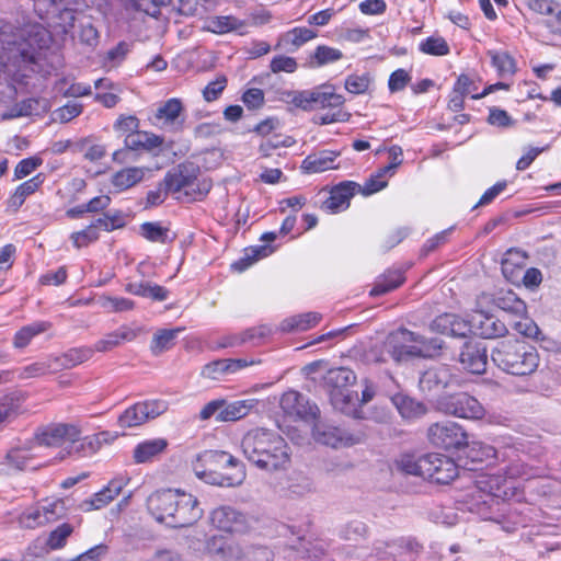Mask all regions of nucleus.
<instances>
[{
  "instance_id": "1a4fd4ad",
  "label": "nucleus",
  "mask_w": 561,
  "mask_h": 561,
  "mask_svg": "<svg viewBox=\"0 0 561 561\" xmlns=\"http://www.w3.org/2000/svg\"><path fill=\"white\" fill-rule=\"evenodd\" d=\"M422 546L412 538H398L389 541L376 540L371 553L367 561L376 559L378 561H404L405 557L410 559L420 553Z\"/></svg>"
},
{
  "instance_id": "5fc2aeb1",
  "label": "nucleus",
  "mask_w": 561,
  "mask_h": 561,
  "mask_svg": "<svg viewBox=\"0 0 561 561\" xmlns=\"http://www.w3.org/2000/svg\"><path fill=\"white\" fill-rule=\"evenodd\" d=\"M317 36V32L308 27H294L283 36V42L295 48L302 46Z\"/></svg>"
},
{
  "instance_id": "603ef678",
  "label": "nucleus",
  "mask_w": 561,
  "mask_h": 561,
  "mask_svg": "<svg viewBox=\"0 0 561 561\" xmlns=\"http://www.w3.org/2000/svg\"><path fill=\"white\" fill-rule=\"evenodd\" d=\"M73 152L83 153V157L89 161H99L105 153V147L99 144H92L89 138H83L73 144Z\"/></svg>"
},
{
  "instance_id": "6ab92c4d",
  "label": "nucleus",
  "mask_w": 561,
  "mask_h": 561,
  "mask_svg": "<svg viewBox=\"0 0 561 561\" xmlns=\"http://www.w3.org/2000/svg\"><path fill=\"white\" fill-rule=\"evenodd\" d=\"M357 187L359 184L353 181H344L333 186L329 197L322 203L321 209L330 214L347 209Z\"/></svg>"
},
{
  "instance_id": "f03ea898",
  "label": "nucleus",
  "mask_w": 561,
  "mask_h": 561,
  "mask_svg": "<svg viewBox=\"0 0 561 561\" xmlns=\"http://www.w3.org/2000/svg\"><path fill=\"white\" fill-rule=\"evenodd\" d=\"M245 458L260 469H285L290 461V450L277 432L264 427L249 431L241 440Z\"/></svg>"
},
{
  "instance_id": "bf43d9fd",
  "label": "nucleus",
  "mask_w": 561,
  "mask_h": 561,
  "mask_svg": "<svg viewBox=\"0 0 561 561\" xmlns=\"http://www.w3.org/2000/svg\"><path fill=\"white\" fill-rule=\"evenodd\" d=\"M55 370H57V367L54 363V358H49L47 360L36 362V363H33L31 365L23 367V369L21 371V377L22 378H34V377H39L45 374L55 371Z\"/></svg>"
},
{
  "instance_id": "c756f323",
  "label": "nucleus",
  "mask_w": 561,
  "mask_h": 561,
  "mask_svg": "<svg viewBox=\"0 0 561 561\" xmlns=\"http://www.w3.org/2000/svg\"><path fill=\"white\" fill-rule=\"evenodd\" d=\"M257 404L256 399L238 400L231 403L225 401V405L217 413V422H234L245 417L250 411Z\"/></svg>"
},
{
  "instance_id": "f257e3e1",
  "label": "nucleus",
  "mask_w": 561,
  "mask_h": 561,
  "mask_svg": "<svg viewBox=\"0 0 561 561\" xmlns=\"http://www.w3.org/2000/svg\"><path fill=\"white\" fill-rule=\"evenodd\" d=\"M51 43L50 32L35 21L24 20L15 30L0 26V105L13 103L35 76L55 70Z\"/></svg>"
},
{
  "instance_id": "20e7f679",
  "label": "nucleus",
  "mask_w": 561,
  "mask_h": 561,
  "mask_svg": "<svg viewBox=\"0 0 561 561\" xmlns=\"http://www.w3.org/2000/svg\"><path fill=\"white\" fill-rule=\"evenodd\" d=\"M204 469L194 467L195 474L208 484L237 486L245 479L243 463L232 455L221 450H205L199 454Z\"/></svg>"
},
{
  "instance_id": "2f4dec72",
  "label": "nucleus",
  "mask_w": 561,
  "mask_h": 561,
  "mask_svg": "<svg viewBox=\"0 0 561 561\" xmlns=\"http://www.w3.org/2000/svg\"><path fill=\"white\" fill-rule=\"evenodd\" d=\"M355 373L346 367H337L330 369L324 376V383L330 391H347L348 387L356 382Z\"/></svg>"
},
{
  "instance_id": "8fccbe9b",
  "label": "nucleus",
  "mask_w": 561,
  "mask_h": 561,
  "mask_svg": "<svg viewBox=\"0 0 561 561\" xmlns=\"http://www.w3.org/2000/svg\"><path fill=\"white\" fill-rule=\"evenodd\" d=\"M312 107H333L340 108L345 102V99L341 94H336L333 91H325L321 89L312 90Z\"/></svg>"
},
{
  "instance_id": "c9c22d12",
  "label": "nucleus",
  "mask_w": 561,
  "mask_h": 561,
  "mask_svg": "<svg viewBox=\"0 0 561 561\" xmlns=\"http://www.w3.org/2000/svg\"><path fill=\"white\" fill-rule=\"evenodd\" d=\"M208 551L226 561H233L243 558V549L233 541H226L222 538L214 537L207 546Z\"/></svg>"
},
{
  "instance_id": "338daca9",
  "label": "nucleus",
  "mask_w": 561,
  "mask_h": 561,
  "mask_svg": "<svg viewBox=\"0 0 561 561\" xmlns=\"http://www.w3.org/2000/svg\"><path fill=\"white\" fill-rule=\"evenodd\" d=\"M73 528L69 524H62L49 534L47 545L51 549H60L65 546L67 538L71 535Z\"/></svg>"
},
{
  "instance_id": "9b49d317",
  "label": "nucleus",
  "mask_w": 561,
  "mask_h": 561,
  "mask_svg": "<svg viewBox=\"0 0 561 561\" xmlns=\"http://www.w3.org/2000/svg\"><path fill=\"white\" fill-rule=\"evenodd\" d=\"M167 410L168 404L163 400L137 402L119 415L117 423L122 428L139 426L148 420L158 417Z\"/></svg>"
},
{
  "instance_id": "72a5a7b5",
  "label": "nucleus",
  "mask_w": 561,
  "mask_h": 561,
  "mask_svg": "<svg viewBox=\"0 0 561 561\" xmlns=\"http://www.w3.org/2000/svg\"><path fill=\"white\" fill-rule=\"evenodd\" d=\"M45 175L38 173L32 179L20 184L8 201V206L16 211L25 202L26 197L34 194L45 181Z\"/></svg>"
},
{
  "instance_id": "2eb2a0df",
  "label": "nucleus",
  "mask_w": 561,
  "mask_h": 561,
  "mask_svg": "<svg viewBox=\"0 0 561 561\" xmlns=\"http://www.w3.org/2000/svg\"><path fill=\"white\" fill-rule=\"evenodd\" d=\"M65 515V505L61 500L36 505L25 510L19 517L21 526L30 529L55 522Z\"/></svg>"
},
{
  "instance_id": "0eeeda50",
  "label": "nucleus",
  "mask_w": 561,
  "mask_h": 561,
  "mask_svg": "<svg viewBox=\"0 0 561 561\" xmlns=\"http://www.w3.org/2000/svg\"><path fill=\"white\" fill-rule=\"evenodd\" d=\"M81 428L75 424H51L35 435L39 446L59 447V459L72 455V448L79 442Z\"/></svg>"
},
{
  "instance_id": "39448f33",
  "label": "nucleus",
  "mask_w": 561,
  "mask_h": 561,
  "mask_svg": "<svg viewBox=\"0 0 561 561\" xmlns=\"http://www.w3.org/2000/svg\"><path fill=\"white\" fill-rule=\"evenodd\" d=\"M199 169L193 163H181L168 171L163 179L167 192L178 194L184 202L202 201L210 191L211 182L199 179Z\"/></svg>"
},
{
  "instance_id": "4468645a",
  "label": "nucleus",
  "mask_w": 561,
  "mask_h": 561,
  "mask_svg": "<svg viewBox=\"0 0 561 561\" xmlns=\"http://www.w3.org/2000/svg\"><path fill=\"white\" fill-rule=\"evenodd\" d=\"M501 471H503L504 476L492 474L481 477L477 481V488L494 497H501L502 495H506V491L503 490V486L507 479L528 477L527 467L520 461L512 462L510 466L501 469Z\"/></svg>"
},
{
  "instance_id": "e433bc0d",
  "label": "nucleus",
  "mask_w": 561,
  "mask_h": 561,
  "mask_svg": "<svg viewBox=\"0 0 561 561\" xmlns=\"http://www.w3.org/2000/svg\"><path fill=\"white\" fill-rule=\"evenodd\" d=\"M125 290L140 297L150 298L156 301H164L169 298V290L158 284L149 282L128 283Z\"/></svg>"
},
{
  "instance_id": "f3484780",
  "label": "nucleus",
  "mask_w": 561,
  "mask_h": 561,
  "mask_svg": "<svg viewBox=\"0 0 561 561\" xmlns=\"http://www.w3.org/2000/svg\"><path fill=\"white\" fill-rule=\"evenodd\" d=\"M279 404L285 414L304 421H312L319 413L316 404L310 403L304 394L295 390L285 392Z\"/></svg>"
},
{
  "instance_id": "3c124183",
  "label": "nucleus",
  "mask_w": 561,
  "mask_h": 561,
  "mask_svg": "<svg viewBox=\"0 0 561 561\" xmlns=\"http://www.w3.org/2000/svg\"><path fill=\"white\" fill-rule=\"evenodd\" d=\"M493 67L497 70L499 76H512L516 71L514 58L507 51H489Z\"/></svg>"
},
{
  "instance_id": "6e6552de",
  "label": "nucleus",
  "mask_w": 561,
  "mask_h": 561,
  "mask_svg": "<svg viewBox=\"0 0 561 561\" xmlns=\"http://www.w3.org/2000/svg\"><path fill=\"white\" fill-rule=\"evenodd\" d=\"M437 409L444 414L469 420H480L485 414V410L478 399L467 392L440 397L437 400Z\"/></svg>"
},
{
  "instance_id": "393cba45",
  "label": "nucleus",
  "mask_w": 561,
  "mask_h": 561,
  "mask_svg": "<svg viewBox=\"0 0 561 561\" xmlns=\"http://www.w3.org/2000/svg\"><path fill=\"white\" fill-rule=\"evenodd\" d=\"M123 479H113L101 491L93 494L92 497L84 500L80 508L84 512L101 510L108 505L122 491L124 486Z\"/></svg>"
},
{
  "instance_id": "a19ab883",
  "label": "nucleus",
  "mask_w": 561,
  "mask_h": 561,
  "mask_svg": "<svg viewBox=\"0 0 561 561\" xmlns=\"http://www.w3.org/2000/svg\"><path fill=\"white\" fill-rule=\"evenodd\" d=\"M404 282L403 273L399 270L388 271L375 284L370 290V296L377 297L392 291L400 287Z\"/></svg>"
},
{
  "instance_id": "f704fd0d",
  "label": "nucleus",
  "mask_w": 561,
  "mask_h": 561,
  "mask_svg": "<svg viewBox=\"0 0 561 561\" xmlns=\"http://www.w3.org/2000/svg\"><path fill=\"white\" fill-rule=\"evenodd\" d=\"M494 304L501 310L515 317H523L527 312L524 300L512 290L499 291L494 298Z\"/></svg>"
},
{
  "instance_id": "49530a36",
  "label": "nucleus",
  "mask_w": 561,
  "mask_h": 561,
  "mask_svg": "<svg viewBox=\"0 0 561 561\" xmlns=\"http://www.w3.org/2000/svg\"><path fill=\"white\" fill-rule=\"evenodd\" d=\"M48 328L49 323L47 322H34L25 325L15 333L13 345L16 348H24L30 344L33 337L45 332Z\"/></svg>"
},
{
  "instance_id": "09e8293b",
  "label": "nucleus",
  "mask_w": 561,
  "mask_h": 561,
  "mask_svg": "<svg viewBox=\"0 0 561 561\" xmlns=\"http://www.w3.org/2000/svg\"><path fill=\"white\" fill-rule=\"evenodd\" d=\"M108 432H101L98 435L87 436L84 438L79 437V442L72 448V455L94 454L101 447L102 442H107Z\"/></svg>"
},
{
  "instance_id": "f8f14e48",
  "label": "nucleus",
  "mask_w": 561,
  "mask_h": 561,
  "mask_svg": "<svg viewBox=\"0 0 561 561\" xmlns=\"http://www.w3.org/2000/svg\"><path fill=\"white\" fill-rule=\"evenodd\" d=\"M312 436L316 442L333 448L353 446L362 443L365 438L363 432L348 433L337 426L320 421L313 425Z\"/></svg>"
},
{
  "instance_id": "bb28decb",
  "label": "nucleus",
  "mask_w": 561,
  "mask_h": 561,
  "mask_svg": "<svg viewBox=\"0 0 561 561\" xmlns=\"http://www.w3.org/2000/svg\"><path fill=\"white\" fill-rule=\"evenodd\" d=\"M340 152L332 150H321L308 154L301 163V170L305 173H321L328 170L336 169L335 160Z\"/></svg>"
},
{
  "instance_id": "c03bdc74",
  "label": "nucleus",
  "mask_w": 561,
  "mask_h": 561,
  "mask_svg": "<svg viewBox=\"0 0 561 561\" xmlns=\"http://www.w3.org/2000/svg\"><path fill=\"white\" fill-rule=\"evenodd\" d=\"M182 331V328L158 330L152 337L151 352L154 355H160L170 350L174 345L178 334Z\"/></svg>"
},
{
  "instance_id": "7c9ffc66",
  "label": "nucleus",
  "mask_w": 561,
  "mask_h": 561,
  "mask_svg": "<svg viewBox=\"0 0 561 561\" xmlns=\"http://www.w3.org/2000/svg\"><path fill=\"white\" fill-rule=\"evenodd\" d=\"M168 447L165 438H153L139 443L134 451L133 458L136 463L152 461L157 456L164 453Z\"/></svg>"
},
{
  "instance_id": "b1692460",
  "label": "nucleus",
  "mask_w": 561,
  "mask_h": 561,
  "mask_svg": "<svg viewBox=\"0 0 561 561\" xmlns=\"http://www.w3.org/2000/svg\"><path fill=\"white\" fill-rule=\"evenodd\" d=\"M33 460L34 456L30 449L22 447L13 448L7 453L0 462L1 470L7 474L27 469L36 470L41 465H34Z\"/></svg>"
},
{
  "instance_id": "864d4df0",
  "label": "nucleus",
  "mask_w": 561,
  "mask_h": 561,
  "mask_svg": "<svg viewBox=\"0 0 561 561\" xmlns=\"http://www.w3.org/2000/svg\"><path fill=\"white\" fill-rule=\"evenodd\" d=\"M420 50L426 55L445 56L449 54V46L445 38L440 36H430L422 41L419 46Z\"/></svg>"
},
{
  "instance_id": "aec40b11",
  "label": "nucleus",
  "mask_w": 561,
  "mask_h": 561,
  "mask_svg": "<svg viewBox=\"0 0 561 561\" xmlns=\"http://www.w3.org/2000/svg\"><path fill=\"white\" fill-rule=\"evenodd\" d=\"M211 524L226 533H241L245 529V517L231 506H220L210 514Z\"/></svg>"
},
{
  "instance_id": "4c0bfd02",
  "label": "nucleus",
  "mask_w": 561,
  "mask_h": 561,
  "mask_svg": "<svg viewBox=\"0 0 561 561\" xmlns=\"http://www.w3.org/2000/svg\"><path fill=\"white\" fill-rule=\"evenodd\" d=\"M146 170L139 167L124 168L113 174L112 184L119 192L126 191L144 180Z\"/></svg>"
},
{
  "instance_id": "774afa93",
  "label": "nucleus",
  "mask_w": 561,
  "mask_h": 561,
  "mask_svg": "<svg viewBox=\"0 0 561 561\" xmlns=\"http://www.w3.org/2000/svg\"><path fill=\"white\" fill-rule=\"evenodd\" d=\"M298 62L294 57L278 55L275 56L270 64L273 73L287 72L293 73L297 70Z\"/></svg>"
},
{
  "instance_id": "a18cd8bd",
  "label": "nucleus",
  "mask_w": 561,
  "mask_h": 561,
  "mask_svg": "<svg viewBox=\"0 0 561 561\" xmlns=\"http://www.w3.org/2000/svg\"><path fill=\"white\" fill-rule=\"evenodd\" d=\"M424 461H426L425 455L420 458H415L412 455H402L396 460L394 467L404 474L422 477L424 479Z\"/></svg>"
},
{
  "instance_id": "9d476101",
  "label": "nucleus",
  "mask_w": 561,
  "mask_h": 561,
  "mask_svg": "<svg viewBox=\"0 0 561 561\" xmlns=\"http://www.w3.org/2000/svg\"><path fill=\"white\" fill-rule=\"evenodd\" d=\"M430 442L446 450H459L468 445V434L456 422L443 421L432 424L427 430Z\"/></svg>"
},
{
  "instance_id": "69168bd1",
  "label": "nucleus",
  "mask_w": 561,
  "mask_h": 561,
  "mask_svg": "<svg viewBox=\"0 0 561 561\" xmlns=\"http://www.w3.org/2000/svg\"><path fill=\"white\" fill-rule=\"evenodd\" d=\"M470 457L474 461H486L497 457L496 449L482 442H473L470 446Z\"/></svg>"
},
{
  "instance_id": "5701e85b",
  "label": "nucleus",
  "mask_w": 561,
  "mask_h": 561,
  "mask_svg": "<svg viewBox=\"0 0 561 561\" xmlns=\"http://www.w3.org/2000/svg\"><path fill=\"white\" fill-rule=\"evenodd\" d=\"M174 492L171 489L152 493L147 500V507L157 522L170 527V510L172 508Z\"/></svg>"
},
{
  "instance_id": "4be33fe9",
  "label": "nucleus",
  "mask_w": 561,
  "mask_h": 561,
  "mask_svg": "<svg viewBox=\"0 0 561 561\" xmlns=\"http://www.w3.org/2000/svg\"><path fill=\"white\" fill-rule=\"evenodd\" d=\"M474 334L483 339H496L507 333L506 324L493 314L485 312H476L473 314Z\"/></svg>"
},
{
  "instance_id": "473e14b6",
  "label": "nucleus",
  "mask_w": 561,
  "mask_h": 561,
  "mask_svg": "<svg viewBox=\"0 0 561 561\" xmlns=\"http://www.w3.org/2000/svg\"><path fill=\"white\" fill-rule=\"evenodd\" d=\"M391 402L398 410L399 414L405 420L419 419L427 411L426 407L422 402H419L403 393L392 396Z\"/></svg>"
},
{
  "instance_id": "052dcab7",
  "label": "nucleus",
  "mask_w": 561,
  "mask_h": 561,
  "mask_svg": "<svg viewBox=\"0 0 561 561\" xmlns=\"http://www.w3.org/2000/svg\"><path fill=\"white\" fill-rule=\"evenodd\" d=\"M445 369H428L420 378V385L423 389L432 390L433 388H439L446 386Z\"/></svg>"
},
{
  "instance_id": "4d7b16f0",
  "label": "nucleus",
  "mask_w": 561,
  "mask_h": 561,
  "mask_svg": "<svg viewBox=\"0 0 561 561\" xmlns=\"http://www.w3.org/2000/svg\"><path fill=\"white\" fill-rule=\"evenodd\" d=\"M367 531L368 527L365 523L360 520H351L340 528L339 535L345 540L357 541L360 538H364Z\"/></svg>"
},
{
  "instance_id": "a211bd4d",
  "label": "nucleus",
  "mask_w": 561,
  "mask_h": 561,
  "mask_svg": "<svg viewBox=\"0 0 561 561\" xmlns=\"http://www.w3.org/2000/svg\"><path fill=\"white\" fill-rule=\"evenodd\" d=\"M183 112L184 106L180 99H169L157 108L154 124L172 131H180L184 124Z\"/></svg>"
},
{
  "instance_id": "58836bf2",
  "label": "nucleus",
  "mask_w": 561,
  "mask_h": 561,
  "mask_svg": "<svg viewBox=\"0 0 561 561\" xmlns=\"http://www.w3.org/2000/svg\"><path fill=\"white\" fill-rule=\"evenodd\" d=\"M94 354L92 346L70 348L61 356L54 357L57 369H69L90 359Z\"/></svg>"
},
{
  "instance_id": "e2e57ef3",
  "label": "nucleus",
  "mask_w": 561,
  "mask_h": 561,
  "mask_svg": "<svg viewBox=\"0 0 561 561\" xmlns=\"http://www.w3.org/2000/svg\"><path fill=\"white\" fill-rule=\"evenodd\" d=\"M140 230L141 236L151 242H165L168 229L163 228L158 222H144L140 226Z\"/></svg>"
},
{
  "instance_id": "423d86ee",
  "label": "nucleus",
  "mask_w": 561,
  "mask_h": 561,
  "mask_svg": "<svg viewBox=\"0 0 561 561\" xmlns=\"http://www.w3.org/2000/svg\"><path fill=\"white\" fill-rule=\"evenodd\" d=\"M386 348L397 362L412 357H432L442 348V340L426 339L408 329L401 328L389 334Z\"/></svg>"
},
{
  "instance_id": "680f3d73",
  "label": "nucleus",
  "mask_w": 561,
  "mask_h": 561,
  "mask_svg": "<svg viewBox=\"0 0 561 561\" xmlns=\"http://www.w3.org/2000/svg\"><path fill=\"white\" fill-rule=\"evenodd\" d=\"M230 366L228 359H217L203 367L202 375L206 378L218 380L225 375H229Z\"/></svg>"
},
{
  "instance_id": "7ed1b4c3",
  "label": "nucleus",
  "mask_w": 561,
  "mask_h": 561,
  "mask_svg": "<svg viewBox=\"0 0 561 561\" xmlns=\"http://www.w3.org/2000/svg\"><path fill=\"white\" fill-rule=\"evenodd\" d=\"M491 360L505 374L525 377L534 374L539 366L536 347L518 339L500 341L491 351Z\"/></svg>"
},
{
  "instance_id": "ddd939ff",
  "label": "nucleus",
  "mask_w": 561,
  "mask_h": 561,
  "mask_svg": "<svg viewBox=\"0 0 561 561\" xmlns=\"http://www.w3.org/2000/svg\"><path fill=\"white\" fill-rule=\"evenodd\" d=\"M426 461L423 463L424 479L437 484L450 483L459 473L456 462L442 454L425 455Z\"/></svg>"
},
{
  "instance_id": "a878e982",
  "label": "nucleus",
  "mask_w": 561,
  "mask_h": 561,
  "mask_svg": "<svg viewBox=\"0 0 561 561\" xmlns=\"http://www.w3.org/2000/svg\"><path fill=\"white\" fill-rule=\"evenodd\" d=\"M330 400L335 410L354 419L363 417V410L359 404L358 393L355 390L329 391Z\"/></svg>"
},
{
  "instance_id": "37998d69",
  "label": "nucleus",
  "mask_w": 561,
  "mask_h": 561,
  "mask_svg": "<svg viewBox=\"0 0 561 561\" xmlns=\"http://www.w3.org/2000/svg\"><path fill=\"white\" fill-rule=\"evenodd\" d=\"M273 252L270 245H256L245 249L244 256L231 264V268L237 272H243L250 267L254 262L262 257H266Z\"/></svg>"
},
{
  "instance_id": "cd10ccee",
  "label": "nucleus",
  "mask_w": 561,
  "mask_h": 561,
  "mask_svg": "<svg viewBox=\"0 0 561 561\" xmlns=\"http://www.w3.org/2000/svg\"><path fill=\"white\" fill-rule=\"evenodd\" d=\"M139 332V329H131L129 327L123 325L117 330L105 334L102 339L96 341L92 346V350H94V353L110 352L113 348L119 346L123 342H130L135 340Z\"/></svg>"
},
{
  "instance_id": "13d9d810",
  "label": "nucleus",
  "mask_w": 561,
  "mask_h": 561,
  "mask_svg": "<svg viewBox=\"0 0 561 561\" xmlns=\"http://www.w3.org/2000/svg\"><path fill=\"white\" fill-rule=\"evenodd\" d=\"M95 228H103L106 231H113L115 229L123 228L126 225L125 216L122 211L116 210L114 213H106L103 217L98 218L93 221Z\"/></svg>"
},
{
  "instance_id": "ea45409f",
  "label": "nucleus",
  "mask_w": 561,
  "mask_h": 561,
  "mask_svg": "<svg viewBox=\"0 0 561 561\" xmlns=\"http://www.w3.org/2000/svg\"><path fill=\"white\" fill-rule=\"evenodd\" d=\"M321 320V314L318 312H306L297 316L289 317L280 322V330L283 332H299L306 331L317 325Z\"/></svg>"
},
{
  "instance_id": "dca6fc26",
  "label": "nucleus",
  "mask_w": 561,
  "mask_h": 561,
  "mask_svg": "<svg viewBox=\"0 0 561 561\" xmlns=\"http://www.w3.org/2000/svg\"><path fill=\"white\" fill-rule=\"evenodd\" d=\"M459 362L463 369L471 374L485 373L488 365V350L483 342L474 339L466 341L459 354Z\"/></svg>"
},
{
  "instance_id": "0e129e2a",
  "label": "nucleus",
  "mask_w": 561,
  "mask_h": 561,
  "mask_svg": "<svg viewBox=\"0 0 561 561\" xmlns=\"http://www.w3.org/2000/svg\"><path fill=\"white\" fill-rule=\"evenodd\" d=\"M73 245L78 249L89 245L99 239V232L93 222L85 229L71 233Z\"/></svg>"
},
{
  "instance_id": "6e6d98bb",
  "label": "nucleus",
  "mask_w": 561,
  "mask_h": 561,
  "mask_svg": "<svg viewBox=\"0 0 561 561\" xmlns=\"http://www.w3.org/2000/svg\"><path fill=\"white\" fill-rule=\"evenodd\" d=\"M373 82L371 76L366 72L363 75H351L345 79L344 87L352 94H364L368 91Z\"/></svg>"
},
{
  "instance_id": "de8ad7c7",
  "label": "nucleus",
  "mask_w": 561,
  "mask_h": 561,
  "mask_svg": "<svg viewBox=\"0 0 561 561\" xmlns=\"http://www.w3.org/2000/svg\"><path fill=\"white\" fill-rule=\"evenodd\" d=\"M342 58L343 53L340 49L327 45H319L311 56L310 65L311 67H322Z\"/></svg>"
},
{
  "instance_id": "79ce46f5",
  "label": "nucleus",
  "mask_w": 561,
  "mask_h": 561,
  "mask_svg": "<svg viewBox=\"0 0 561 561\" xmlns=\"http://www.w3.org/2000/svg\"><path fill=\"white\" fill-rule=\"evenodd\" d=\"M21 413V401L14 394L0 398V431L12 423Z\"/></svg>"
},
{
  "instance_id": "c85d7f7f",
  "label": "nucleus",
  "mask_w": 561,
  "mask_h": 561,
  "mask_svg": "<svg viewBox=\"0 0 561 561\" xmlns=\"http://www.w3.org/2000/svg\"><path fill=\"white\" fill-rule=\"evenodd\" d=\"M527 254L518 249H510L502 259L501 268L510 282H517L526 265Z\"/></svg>"
},
{
  "instance_id": "412c9836",
  "label": "nucleus",
  "mask_w": 561,
  "mask_h": 561,
  "mask_svg": "<svg viewBox=\"0 0 561 561\" xmlns=\"http://www.w3.org/2000/svg\"><path fill=\"white\" fill-rule=\"evenodd\" d=\"M203 516V510L199 507L198 500L186 493L182 495V503L175 514V517L170 518V527L183 528L190 527L197 523Z\"/></svg>"
}]
</instances>
